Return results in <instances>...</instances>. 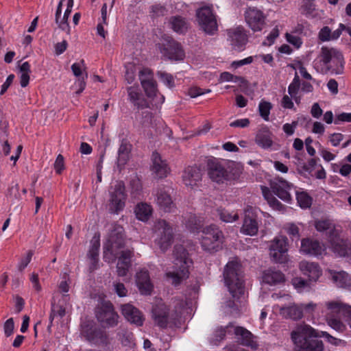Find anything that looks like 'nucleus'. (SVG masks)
Here are the masks:
<instances>
[{
	"label": "nucleus",
	"mask_w": 351,
	"mask_h": 351,
	"mask_svg": "<svg viewBox=\"0 0 351 351\" xmlns=\"http://www.w3.org/2000/svg\"><path fill=\"white\" fill-rule=\"evenodd\" d=\"M315 0H303L302 5V14L307 17H313V12L315 10Z\"/></svg>",
	"instance_id": "45"
},
{
	"label": "nucleus",
	"mask_w": 351,
	"mask_h": 351,
	"mask_svg": "<svg viewBox=\"0 0 351 351\" xmlns=\"http://www.w3.org/2000/svg\"><path fill=\"white\" fill-rule=\"evenodd\" d=\"M280 313L286 318L294 320L302 318L303 315L302 309L295 304L289 306H281L280 308Z\"/></svg>",
	"instance_id": "36"
},
{
	"label": "nucleus",
	"mask_w": 351,
	"mask_h": 351,
	"mask_svg": "<svg viewBox=\"0 0 351 351\" xmlns=\"http://www.w3.org/2000/svg\"><path fill=\"white\" fill-rule=\"evenodd\" d=\"M121 313L125 318L132 324L142 326L143 317L140 311L130 304H123L121 306Z\"/></svg>",
	"instance_id": "28"
},
{
	"label": "nucleus",
	"mask_w": 351,
	"mask_h": 351,
	"mask_svg": "<svg viewBox=\"0 0 351 351\" xmlns=\"http://www.w3.org/2000/svg\"><path fill=\"white\" fill-rule=\"evenodd\" d=\"M157 75L160 80L169 88H172L175 86L174 79L172 75L164 71H158Z\"/></svg>",
	"instance_id": "50"
},
{
	"label": "nucleus",
	"mask_w": 351,
	"mask_h": 351,
	"mask_svg": "<svg viewBox=\"0 0 351 351\" xmlns=\"http://www.w3.org/2000/svg\"><path fill=\"white\" fill-rule=\"evenodd\" d=\"M321 64V72L332 74H341L343 72V56L342 53L335 48L322 47L318 56Z\"/></svg>",
	"instance_id": "5"
},
{
	"label": "nucleus",
	"mask_w": 351,
	"mask_h": 351,
	"mask_svg": "<svg viewBox=\"0 0 351 351\" xmlns=\"http://www.w3.org/2000/svg\"><path fill=\"white\" fill-rule=\"evenodd\" d=\"M226 285L232 298L237 300L244 293L243 276L241 265L237 261L227 263L223 271ZM225 307L230 310V313H238L237 301L229 300L225 302Z\"/></svg>",
	"instance_id": "1"
},
{
	"label": "nucleus",
	"mask_w": 351,
	"mask_h": 351,
	"mask_svg": "<svg viewBox=\"0 0 351 351\" xmlns=\"http://www.w3.org/2000/svg\"><path fill=\"white\" fill-rule=\"evenodd\" d=\"M134 212L138 219L146 221L152 215V208L150 205L146 203H141L137 204Z\"/></svg>",
	"instance_id": "38"
},
{
	"label": "nucleus",
	"mask_w": 351,
	"mask_h": 351,
	"mask_svg": "<svg viewBox=\"0 0 351 351\" xmlns=\"http://www.w3.org/2000/svg\"><path fill=\"white\" fill-rule=\"evenodd\" d=\"M114 290L119 297H125L128 294V290L125 285L121 282H114Z\"/></svg>",
	"instance_id": "57"
},
{
	"label": "nucleus",
	"mask_w": 351,
	"mask_h": 351,
	"mask_svg": "<svg viewBox=\"0 0 351 351\" xmlns=\"http://www.w3.org/2000/svg\"><path fill=\"white\" fill-rule=\"evenodd\" d=\"M136 282L141 294H151L153 290V285L151 282L149 274L147 269H142L136 273Z\"/></svg>",
	"instance_id": "27"
},
{
	"label": "nucleus",
	"mask_w": 351,
	"mask_h": 351,
	"mask_svg": "<svg viewBox=\"0 0 351 351\" xmlns=\"http://www.w3.org/2000/svg\"><path fill=\"white\" fill-rule=\"evenodd\" d=\"M279 36V30L277 27H274L263 42L264 45H271L274 43L276 38Z\"/></svg>",
	"instance_id": "56"
},
{
	"label": "nucleus",
	"mask_w": 351,
	"mask_h": 351,
	"mask_svg": "<svg viewBox=\"0 0 351 351\" xmlns=\"http://www.w3.org/2000/svg\"><path fill=\"white\" fill-rule=\"evenodd\" d=\"M173 255L174 257V268L166 273V278L171 280L172 285L177 286L189 276V267L191 263L189 254L182 245L174 246Z\"/></svg>",
	"instance_id": "3"
},
{
	"label": "nucleus",
	"mask_w": 351,
	"mask_h": 351,
	"mask_svg": "<svg viewBox=\"0 0 351 351\" xmlns=\"http://www.w3.org/2000/svg\"><path fill=\"white\" fill-rule=\"evenodd\" d=\"M255 141L263 149H268L273 144L272 133L267 128H263L256 134Z\"/></svg>",
	"instance_id": "33"
},
{
	"label": "nucleus",
	"mask_w": 351,
	"mask_h": 351,
	"mask_svg": "<svg viewBox=\"0 0 351 351\" xmlns=\"http://www.w3.org/2000/svg\"><path fill=\"white\" fill-rule=\"evenodd\" d=\"M300 77L297 73H295V77L293 78V82L288 87V93L291 96L293 97L296 95L300 88Z\"/></svg>",
	"instance_id": "53"
},
{
	"label": "nucleus",
	"mask_w": 351,
	"mask_h": 351,
	"mask_svg": "<svg viewBox=\"0 0 351 351\" xmlns=\"http://www.w3.org/2000/svg\"><path fill=\"white\" fill-rule=\"evenodd\" d=\"M152 317L155 324L160 328L171 327L176 324L178 315L169 314V308L164 304H158L152 309Z\"/></svg>",
	"instance_id": "12"
},
{
	"label": "nucleus",
	"mask_w": 351,
	"mask_h": 351,
	"mask_svg": "<svg viewBox=\"0 0 351 351\" xmlns=\"http://www.w3.org/2000/svg\"><path fill=\"white\" fill-rule=\"evenodd\" d=\"M332 252L337 256L345 257L351 254V245L339 237V233L328 239Z\"/></svg>",
	"instance_id": "24"
},
{
	"label": "nucleus",
	"mask_w": 351,
	"mask_h": 351,
	"mask_svg": "<svg viewBox=\"0 0 351 351\" xmlns=\"http://www.w3.org/2000/svg\"><path fill=\"white\" fill-rule=\"evenodd\" d=\"M351 306L339 300L327 301L324 304L322 313H324L328 325L339 332L346 330V325L342 322L341 316H347Z\"/></svg>",
	"instance_id": "4"
},
{
	"label": "nucleus",
	"mask_w": 351,
	"mask_h": 351,
	"mask_svg": "<svg viewBox=\"0 0 351 351\" xmlns=\"http://www.w3.org/2000/svg\"><path fill=\"white\" fill-rule=\"evenodd\" d=\"M164 40L165 43L158 44V47L165 57L173 60H180L184 58V51L178 42L169 36L164 38Z\"/></svg>",
	"instance_id": "15"
},
{
	"label": "nucleus",
	"mask_w": 351,
	"mask_h": 351,
	"mask_svg": "<svg viewBox=\"0 0 351 351\" xmlns=\"http://www.w3.org/2000/svg\"><path fill=\"white\" fill-rule=\"evenodd\" d=\"M170 189L160 188L156 192V204L165 213H171L176 208V204L169 193Z\"/></svg>",
	"instance_id": "22"
},
{
	"label": "nucleus",
	"mask_w": 351,
	"mask_h": 351,
	"mask_svg": "<svg viewBox=\"0 0 351 351\" xmlns=\"http://www.w3.org/2000/svg\"><path fill=\"white\" fill-rule=\"evenodd\" d=\"M152 171L158 178H163L167 176L170 169L165 160H163L158 152H153L152 156Z\"/></svg>",
	"instance_id": "23"
},
{
	"label": "nucleus",
	"mask_w": 351,
	"mask_h": 351,
	"mask_svg": "<svg viewBox=\"0 0 351 351\" xmlns=\"http://www.w3.org/2000/svg\"><path fill=\"white\" fill-rule=\"evenodd\" d=\"M245 19L254 32L262 30L265 24V16L263 12L254 7H250L245 10Z\"/></svg>",
	"instance_id": "18"
},
{
	"label": "nucleus",
	"mask_w": 351,
	"mask_h": 351,
	"mask_svg": "<svg viewBox=\"0 0 351 351\" xmlns=\"http://www.w3.org/2000/svg\"><path fill=\"white\" fill-rule=\"evenodd\" d=\"M330 278L339 287L350 289L351 277L344 271L329 270Z\"/></svg>",
	"instance_id": "31"
},
{
	"label": "nucleus",
	"mask_w": 351,
	"mask_h": 351,
	"mask_svg": "<svg viewBox=\"0 0 351 351\" xmlns=\"http://www.w3.org/2000/svg\"><path fill=\"white\" fill-rule=\"evenodd\" d=\"M131 151V145L125 141H122L118 150V157L117 160V167L121 171L127 164L130 158Z\"/></svg>",
	"instance_id": "32"
},
{
	"label": "nucleus",
	"mask_w": 351,
	"mask_h": 351,
	"mask_svg": "<svg viewBox=\"0 0 351 351\" xmlns=\"http://www.w3.org/2000/svg\"><path fill=\"white\" fill-rule=\"evenodd\" d=\"M202 172L199 167L189 166L183 171L182 181L186 186L193 187L202 180Z\"/></svg>",
	"instance_id": "26"
},
{
	"label": "nucleus",
	"mask_w": 351,
	"mask_h": 351,
	"mask_svg": "<svg viewBox=\"0 0 351 351\" xmlns=\"http://www.w3.org/2000/svg\"><path fill=\"white\" fill-rule=\"evenodd\" d=\"M196 17L200 29L209 35H213L217 31L216 16L212 7L203 6L196 10Z\"/></svg>",
	"instance_id": "10"
},
{
	"label": "nucleus",
	"mask_w": 351,
	"mask_h": 351,
	"mask_svg": "<svg viewBox=\"0 0 351 351\" xmlns=\"http://www.w3.org/2000/svg\"><path fill=\"white\" fill-rule=\"evenodd\" d=\"M155 243L164 252L172 244L174 233L173 226L165 219H158L154 225Z\"/></svg>",
	"instance_id": "8"
},
{
	"label": "nucleus",
	"mask_w": 351,
	"mask_h": 351,
	"mask_svg": "<svg viewBox=\"0 0 351 351\" xmlns=\"http://www.w3.org/2000/svg\"><path fill=\"white\" fill-rule=\"evenodd\" d=\"M295 193L297 201L300 207L306 208L311 206V198L307 193L304 192L298 193L297 191Z\"/></svg>",
	"instance_id": "46"
},
{
	"label": "nucleus",
	"mask_w": 351,
	"mask_h": 351,
	"mask_svg": "<svg viewBox=\"0 0 351 351\" xmlns=\"http://www.w3.org/2000/svg\"><path fill=\"white\" fill-rule=\"evenodd\" d=\"M133 256V252L130 250H123L118 257L119 265H124L125 267H131V258Z\"/></svg>",
	"instance_id": "44"
},
{
	"label": "nucleus",
	"mask_w": 351,
	"mask_h": 351,
	"mask_svg": "<svg viewBox=\"0 0 351 351\" xmlns=\"http://www.w3.org/2000/svg\"><path fill=\"white\" fill-rule=\"evenodd\" d=\"M117 337L118 340L124 346H130L133 343V334L129 331L126 328L121 326L117 332Z\"/></svg>",
	"instance_id": "39"
},
{
	"label": "nucleus",
	"mask_w": 351,
	"mask_h": 351,
	"mask_svg": "<svg viewBox=\"0 0 351 351\" xmlns=\"http://www.w3.org/2000/svg\"><path fill=\"white\" fill-rule=\"evenodd\" d=\"M207 166L208 174L214 182L220 183L227 179L228 171L217 159L215 158L209 159Z\"/></svg>",
	"instance_id": "19"
},
{
	"label": "nucleus",
	"mask_w": 351,
	"mask_h": 351,
	"mask_svg": "<svg viewBox=\"0 0 351 351\" xmlns=\"http://www.w3.org/2000/svg\"><path fill=\"white\" fill-rule=\"evenodd\" d=\"M258 210L248 206L245 210V217L241 232L250 236L256 235L258 230L257 222Z\"/></svg>",
	"instance_id": "16"
},
{
	"label": "nucleus",
	"mask_w": 351,
	"mask_h": 351,
	"mask_svg": "<svg viewBox=\"0 0 351 351\" xmlns=\"http://www.w3.org/2000/svg\"><path fill=\"white\" fill-rule=\"evenodd\" d=\"M99 247L100 243L99 240L91 241V245L88 253V257L90 261V269L91 271L96 269L98 267Z\"/></svg>",
	"instance_id": "35"
},
{
	"label": "nucleus",
	"mask_w": 351,
	"mask_h": 351,
	"mask_svg": "<svg viewBox=\"0 0 351 351\" xmlns=\"http://www.w3.org/2000/svg\"><path fill=\"white\" fill-rule=\"evenodd\" d=\"M334 122L335 124H339L341 122H351V113L342 112L338 114Z\"/></svg>",
	"instance_id": "63"
},
{
	"label": "nucleus",
	"mask_w": 351,
	"mask_h": 351,
	"mask_svg": "<svg viewBox=\"0 0 351 351\" xmlns=\"http://www.w3.org/2000/svg\"><path fill=\"white\" fill-rule=\"evenodd\" d=\"M67 46H68V43L66 40H63L60 43H56L54 47H55V53L57 56L62 54V53H64L66 51Z\"/></svg>",
	"instance_id": "64"
},
{
	"label": "nucleus",
	"mask_w": 351,
	"mask_h": 351,
	"mask_svg": "<svg viewBox=\"0 0 351 351\" xmlns=\"http://www.w3.org/2000/svg\"><path fill=\"white\" fill-rule=\"evenodd\" d=\"M150 15L152 18H158L167 14V8L160 4L152 5L150 8Z\"/></svg>",
	"instance_id": "49"
},
{
	"label": "nucleus",
	"mask_w": 351,
	"mask_h": 351,
	"mask_svg": "<svg viewBox=\"0 0 351 351\" xmlns=\"http://www.w3.org/2000/svg\"><path fill=\"white\" fill-rule=\"evenodd\" d=\"M263 282L269 285H276L285 281V275L279 270L269 268L263 273Z\"/></svg>",
	"instance_id": "30"
},
{
	"label": "nucleus",
	"mask_w": 351,
	"mask_h": 351,
	"mask_svg": "<svg viewBox=\"0 0 351 351\" xmlns=\"http://www.w3.org/2000/svg\"><path fill=\"white\" fill-rule=\"evenodd\" d=\"M217 213L220 219L226 223H230L237 221L239 219V215L237 213H231L224 208H217Z\"/></svg>",
	"instance_id": "41"
},
{
	"label": "nucleus",
	"mask_w": 351,
	"mask_h": 351,
	"mask_svg": "<svg viewBox=\"0 0 351 351\" xmlns=\"http://www.w3.org/2000/svg\"><path fill=\"white\" fill-rule=\"evenodd\" d=\"M69 17L63 15L62 18L55 19L56 23L58 27L62 30L65 32L67 34H70L71 28L68 23Z\"/></svg>",
	"instance_id": "52"
},
{
	"label": "nucleus",
	"mask_w": 351,
	"mask_h": 351,
	"mask_svg": "<svg viewBox=\"0 0 351 351\" xmlns=\"http://www.w3.org/2000/svg\"><path fill=\"white\" fill-rule=\"evenodd\" d=\"M300 251L304 254L317 257L325 253L326 247L317 240L306 238L301 241Z\"/></svg>",
	"instance_id": "20"
},
{
	"label": "nucleus",
	"mask_w": 351,
	"mask_h": 351,
	"mask_svg": "<svg viewBox=\"0 0 351 351\" xmlns=\"http://www.w3.org/2000/svg\"><path fill=\"white\" fill-rule=\"evenodd\" d=\"M202 232L200 244L204 252L213 254L221 248L223 234L217 225L207 226L203 228Z\"/></svg>",
	"instance_id": "7"
},
{
	"label": "nucleus",
	"mask_w": 351,
	"mask_h": 351,
	"mask_svg": "<svg viewBox=\"0 0 351 351\" xmlns=\"http://www.w3.org/2000/svg\"><path fill=\"white\" fill-rule=\"evenodd\" d=\"M19 186L17 183H12L11 186L9 187L7 193V197L10 199L11 202L14 200H19L21 195L19 194Z\"/></svg>",
	"instance_id": "48"
},
{
	"label": "nucleus",
	"mask_w": 351,
	"mask_h": 351,
	"mask_svg": "<svg viewBox=\"0 0 351 351\" xmlns=\"http://www.w3.org/2000/svg\"><path fill=\"white\" fill-rule=\"evenodd\" d=\"M300 269L311 280L316 281L322 275V269L316 263L303 261L300 263Z\"/></svg>",
	"instance_id": "29"
},
{
	"label": "nucleus",
	"mask_w": 351,
	"mask_h": 351,
	"mask_svg": "<svg viewBox=\"0 0 351 351\" xmlns=\"http://www.w3.org/2000/svg\"><path fill=\"white\" fill-rule=\"evenodd\" d=\"M80 335L90 343L96 346L105 347L110 343L107 332L97 326L93 321L86 320L82 322Z\"/></svg>",
	"instance_id": "6"
},
{
	"label": "nucleus",
	"mask_w": 351,
	"mask_h": 351,
	"mask_svg": "<svg viewBox=\"0 0 351 351\" xmlns=\"http://www.w3.org/2000/svg\"><path fill=\"white\" fill-rule=\"evenodd\" d=\"M96 317L103 327L112 328L118 324L119 317L114 311L112 303L105 301L96 312Z\"/></svg>",
	"instance_id": "11"
},
{
	"label": "nucleus",
	"mask_w": 351,
	"mask_h": 351,
	"mask_svg": "<svg viewBox=\"0 0 351 351\" xmlns=\"http://www.w3.org/2000/svg\"><path fill=\"white\" fill-rule=\"evenodd\" d=\"M186 226L191 232H195L202 226V221L195 215H191L186 222Z\"/></svg>",
	"instance_id": "42"
},
{
	"label": "nucleus",
	"mask_w": 351,
	"mask_h": 351,
	"mask_svg": "<svg viewBox=\"0 0 351 351\" xmlns=\"http://www.w3.org/2000/svg\"><path fill=\"white\" fill-rule=\"evenodd\" d=\"M169 23L171 28L178 33L182 34L188 28L187 23L185 19L181 16H176L170 18Z\"/></svg>",
	"instance_id": "40"
},
{
	"label": "nucleus",
	"mask_w": 351,
	"mask_h": 351,
	"mask_svg": "<svg viewBox=\"0 0 351 351\" xmlns=\"http://www.w3.org/2000/svg\"><path fill=\"white\" fill-rule=\"evenodd\" d=\"M128 94L130 101L138 108H143L145 106V101L142 99L141 94L138 87L130 86L128 88Z\"/></svg>",
	"instance_id": "37"
},
{
	"label": "nucleus",
	"mask_w": 351,
	"mask_h": 351,
	"mask_svg": "<svg viewBox=\"0 0 351 351\" xmlns=\"http://www.w3.org/2000/svg\"><path fill=\"white\" fill-rule=\"evenodd\" d=\"M124 230L118 224H114L112 227L106 243L104 246V258L110 253L114 256L119 254L118 250L124 247Z\"/></svg>",
	"instance_id": "9"
},
{
	"label": "nucleus",
	"mask_w": 351,
	"mask_h": 351,
	"mask_svg": "<svg viewBox=\"0 0 351 351\" xmlns=\"http://www.w3.org/2000/svg\"><path fill=\"white\" fill-rule=\"evenodd\" d=\"M220 80L224 82H240L242 80V78L238 76L233 75L232 74L228 72H223L220 75Z\"/></svg>",
	"instance_id": "59"
},
{
	"label": "nucleus",
	"mask_w": 351,
	"mask_h": 351,
	"mask_svg": "<svg viewBox=\"0 0 351 351\" xmlns=\"http://www.w3.org/2000/svg\"><path fill=\"white\" fill-rule=\"evenodd\" d=\"M110 195V209L118 213L125 206L126 195L125 193V184L122 181H117L109 191Z\"/></svg>",
	"instance_id": "14"
},
{
	"label": "nucleus",
	"mask_w": 351,
	"mask_h": 351,
	"mask_svg": "<svg viewBox=\"0 0 351 351\" xmlns=\"http://www.w3.org/2000/svg\"><path fill=\"white\" fill-rule=\"evenodd\" d=\"M272 106L270 102L261 101L258 106L260 115L265 120H269V115Z\"/></svg>",
	"instance_id": "47"
},
{
	"label": "nucleus",
	"mask_w": 351,
	"mask_h": 351,
	"mask_svg": "<svg viewBox=\"0 0 351 351\" xmlns=\"http://www.w3.org/2000/svg\"><path fill=\"white\" fill-rule=\"evenodd\" d=\"M64 168V158L61 154H59L54 163V169L57 173L60 174L62 173Z\"/></svg>",
	"instance_id": "61"
},
{
	"label": "nucleus",
	"mask_w": 351,
	"mask_h": 351,
	"mask_svg": "<svg viewBox=\"0 0 351 351\" xmlns=\"http://www.w3.org/2000/svg\"><path fill=\"white\" fill-rule=\"evenodd\" d=\"M142 87L143 88L145 94L149 97L155 96L157 90L156 83L153 80H143Z\"/></svg>",
	"instance_id": "43"
},
{
	"label": "nucleus",
	"mask_w": 351,
	"mask_h": 351,
	"mask_svg": "<svg viewBox=\"0 0 351 351\" xmlns=\"http://www.w3.org/2000/svg\"><path fill=\"white\" fill-rule=\"evenodd\" d=\"M130 186L132 195L134 196L139 195L142 189V184L140 179L137 176H134L130 180Z\"/></svg>",
	"instance_id": "51"
},
{
	"label": "nucleus",
	"mask_w": 351,
	"mask_h": 351,
	"mask_svg": "<svg viewBox=\"0 0 351 351\" xmlns=\"http://www.w3.org/2000/svg\"><path fill=\"white\" fill-rule=\"evenodd\" d=\"M288 239L279 236L274 238L269 246L270 256L276 263H282L287 260Z\"/></svg>",
	"instance_id": "13"
},
{
	"label": "nucleus",
	"mask_w": 351,
	"mask_h": 351,
	"mask_svg": "<svg viewBox=\"0 0 351 351\" xmlns=\"http://www.w3.org/2000/svg\"><path fill=\"white\" fill-rule=\"evenodd\" d=\"M315 227L319 232H326V234H328V239L338 233L334 223L329 219L316 221L315 223Z\"/></svg>",
	"instance_id": "34"
},
{
	"label": "nucleus",
	"mask_w": 351,
	"mask_h": 351,
	"mask_svg": "<svg viewBox=\"0 0 351 351\" xmlns=\"http://www.w3.org/2000/svg\"><path fill=\"white\" fill-rule=\"evenodd\" d=\"M250 124L249 119H241L235 120L230 123V126L232 128H246Z\"/></svg>",
	"instance_id": "62"
},
{
	"label": "nucleus",
	"mask_w": 351,
	"mask_h": 351,
	"mask_svg": "<svg viewBox=\"0 0 351 351\" xmlns=\"http://www.w3.org/2000/svg\"><path fill=\"white\" fill-rule=\"evenodd\" d=\"M228 36L232 48L242 51L247 42V36L241 26L228 30Z\"/></svg>",
	"instance_id": "21"
},
{
	"label": "nucleus",
	"mask_w": 351,
	"mask_h": 351,
	"mask_svg": "<svg viewBox=\"0 0 351 351\" xmlns=\"http://www.w3.org/2000/svg\"><path fill=\"white\" fill-rule=\"evenodd\" d=\"M318 37L319 39L323 42L332 40L331 29L328 26L324 27L319 31Z\"/></svg>",
	"instance_id": "55"
},
{
	"label": "nucleus",
	"mask_w": 351,
	"mask_h": 351,
	"mask_svg": "<svg viewBox=\"0 0 351 351\" xmlns=\"http://www.w3.org/2000/svg\"><path fill=\"white\" fill-rule=\"evenodd\" d=\"M318 332L311 326L298 324L291 332V339L294 344L295 351H323L324 346L321 340L316 339Z\"/></svg>",
	"instance_id": "2"
},
{
	"label": "nucleus",
	"mask_w": 351,
	"mask_h": 351,
	"mask_svg": "<svg viewBox=\"0 0 351 351\" xmlns=\"http://www.w3.org/2000/svg\"><path fill=\"white\" fill-rule=\"evenodd\" d=\"M139 79L141 85L143 84V80H153V73L152 71L147 68L142 69L139 72Z\"/></svg>",
	"instance_id": "60"
},
{
	"label": "nucleus",
	"mask_w": 351,
	"mask_h": 351,
	"mask_svg": "<svg viewBox=\"0 0 351 351\" xmlns=\"http://www.w3.org/2000/svg\"><path fill=\"white\" fill-rule=\"evenodd\" d=\"M270 188L275 195H276L282 200L290 202L291 197L290 191L293 189V185L288 182L282 178H276L270 180Z\"/></svg>",
	"instance_id": "17"
},
{
	"label": "nucleus",
	"mask_w": 351,
	"mask_h": 351,
	"mask_svg": "<svg viewBox=\"0 0 351 351\" xmlns=\"http://www.w3.org/2000/svg\"><path fill=\"white\" fill-rule=\"evenodd\" d=\"M14 324L13 318H10L4 323L3 330L6 337H10L14 331Z\"/></svg>",
	"instance_id": "58"
},
{
	"label": "nucleus",
	"mask_w": 351,
	"mask_h": 351,
	"mask_svg": "<svg viewBox=\"0 0 351 351\" xmlns=\"http://www.w3.org/2000/svg\"><path fill=\"white\" fill-rule=\"evenodd\" d=\"M86 66L84 60H81L80 63H74L71 65V70L76 77H80L82 74V71H85Z\"/></svg>",
	"instance_id": "54"
},
{
	"label": "nucleus",
	"mask_w": 351,
	"mask_h": 351,
	"mask_svg": "<svg viewBox=\"0 0 351 351\" xmlns=\"http://www.w3.org/2000/svg\"><path fill=\"white\" fill-rule=\"evenodd\" d=\"M234 335L240 344L250 347L253 350L258 348V344L254 339L256 337L246 328L241 326H237L234 328Z\"/></svg>",
	"instance_id": "25"
}]
</instances>
